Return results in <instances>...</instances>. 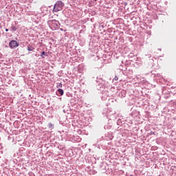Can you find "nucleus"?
I'll use <instances>...</instances> for the list:
<instances>
[{
    "instance_id": "nucleus-1",
    "label": "nucleus",
    "mask_w": 176,
    "mask_h": 176,
    "mask_svg": "<svg viewBox=\"0 0 176 176\" xmlns=\"http://www.w3.org/2000/svg\"><path fill=\"white\" fill-rule=\"evenodd\" d=\"M63 8H64V3H63L61 1H58L54 6L53 12L57 13V12L63 10Z\"/></svg>"
},
{
    "instance_id": "nucleus-2",
    "label": "nucleus",
    "mask_w": 176,
    "mask_h": 176,
    "mask_svg": "<svg viewBox=\"0 0 176 176\" xmlns=\"http://www.w3.org/2000/svg\"><path fill=\"white\" fill-rule=\"evenodd\" d=\"M19 45V43L14 40L11 41V42L10 43V47H11V49H14V47H18Z\"/></svg>"
},
{
    "instance_id": "nucleus-3",
    "label": "nucleus",
    "mask_w": 176,
    "mask_h": 176,
    "mask_svg": "<svg viewBox=\"0 0 176 176\" xmlns=\"http://www.w3.org/2000/svg\"><path fill=\"white\" fill-rule=\"evenodd\" d=\"M58 93H59L60 96H63L64 94V90H63L62 89H58Z\"/></svg>"
},
{
    "instance_id": "nucleus-4",
    "label": "nucleus",
    "mask_w": 176,
    "mask_h": 176,
    "mask_svg": "<svg viewBox=\"0 0 176 176\" xmlns=\"http://www.w3.org/2000/svg\"><path fill=\"white\" fill-rule=\"evenodd\" d=\"M35 48H34V47L32 46H28V52H32V50H34Z\"/></svg>"
},
{
    "instance_id": "nucleus-5",
    "label": "nucleus",
    "mask_w": 176,
    "mask_h": 176,
    "mask_svg": "<svg viewBox=\"0 0 176 176\" xmlns=\"http://www.w3.org/2000/svg\"><path fill=\"white\" fill-rule=\"evenodd\" d=\"M56 87H57L58 89H60V88L63 87V84H62V83L58 84V85H56Z\"/></svg>"
},
{
    "instance_id": "nucleus-6",
    "label": "nucleus",
    "mask_w": 176,
    "mask_h": 176,
    "mask_svg": "<svg viewBox=\"0 0 176 176\" xmlns=\"http://www.w3.org/2000/svg\"><path fill=\"white\" fill-rule=\"evenodd\" d=\"M45 54H46V53H45V52H43L41 53V56H45Z\"/></svg>"
},
{
    "instance_id": "nucleus-7",
    "label": "nucleus",
    "mask_w": 176,
    "mask_h": 176,
    "mask_svg": "<svg viewBox=\"0 0 176 176\" xmlns=\"http://www.w3.org/2000/svg\"><path fill=\"white\" fill-rule=\"evenodd\" d=\"M9 31V29H6V32H8Z\"/></svg>"
}]
</instances>
